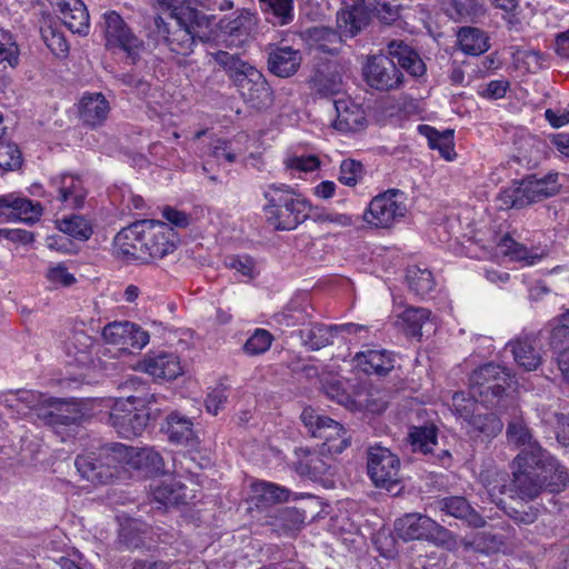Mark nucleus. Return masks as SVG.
<instances>
[{"label":"nucleus","instance_id":"393cba45","mask_svg":"<svg viewBox=\"0 0 569 569\" xmlns=\"http://www.w3.org/2000/svg\"><path fill=\"white\" fill-rule=\"evenodd\" d=\"M93 338L84 331H74L64 342L67 362L77 367H89L93 362Z\"/></svg>","mask_w":569,"mask_h":569},{"label":"nucleus","instance_id":"c03bdc74","mask_svg":"<svg viewBox=\"0 0 569 569\" xmlns=\"http://www.w3.org/2000/svg\"><path fill=\"white\" fill-rule=\"evenodd\" d=\"M408 440L412 451L423 455L432 453V448L437 446V428L432 425L412 427L408 433Z\"/></svg>","mask_w":569,"mask_h":569},{"label":"nucleus","instance_id":"4468645a","mask_svg":"<svg viewBox=\"0 0 569 569\" xmlns=\"http://www.w3.org/2000/svg\"><path fill=\"white\" fill-rule=\"evenodd\" d=\"M365 77L370 87L389 91L400 87L403 76L389 54H380L369 59L365 67Z\"/></svg>","mask_w":569,"mask_h":569},{"label":"nucleus","instance_id":"6ab92c4d","mask_svg":"<svg viewBox=\"0 0 569 569\" xmlns=\"http://www.w3.org/2000/svg\"><path fill=\"white\" fill-rule=\"evenodd\" d=\"M139 368L156 380H174L182 375L179 357L172 352H151L139 362Z\"/></svg>","mask_w":569,"mask_h":569},{"label":"nucleus","instance_id":"9d476101","mask_svg":"<svg viewBox=\"0 0 569 569\" xmlns=\"http://www.w3.org/2000/svg\"><path fill=\"white\" fill-rule=\"evenodd\" d=\"M403 196L399 189H389L376 196L365 211L363 220L376 228H390L406 216Z\"/></svg>","mask_w":569,"mask_h":569},{"label":"nucleus","instance_id":"2eb2a0df","mask_svg":"<svg viewBox=\"0 0 569 569\" xmlns=\"http://www.w3.org/2000/svg\"><path fill=\"white\" fill-rule=\"evenodd\" d=\"M120 467L141 470L146 475H158L163 472L164 462L161 455L151 447H130L118 443Z\"/></svg>","mask_w":569,"mask_h":569},{"label":"nucleus","instance_id":"7ed1b4c3","mask_svg":"<svg viewBox=\"0 0 569 569\" xmlns=\"http://www.w3.org/2000/svg\"><path fill=\"white\" fill-rule=\"evenodd\" d=\"M174 21L177 28L172 30L161 16L154 17L156 31L172 52L188 57L193 52L198 40L209 39L206 30L210 26V20L199 10L184 7L176 12Z\"/></svg>","mask_w":569,"mask_h":569},{"label":"nucleus","instance_id":"4d7b16f0","mask_svg":"<svg viewBox=\"0 0 569 569\" xmlns=\"http://www.w3.org/2000/svg\"><path fill=\"white\" fill-rule=\"evenodd\" d=\"M363 174L365 168L360 161L346 159L340 164L339 181L348 187H355Z\"/></svg>","mask_w":569,"mask_h":569},{"label":"nucleus","instance_id":"de8ad7c7","mask_svg":"<svg viewBox=\"0 0 569 569\" xmlns=\"http://www.w3.org/2000/svg\"><path fill=\"white\" fill-rule=\"evenodd\" d=\"M273 24L284 26L293 19V0H259Z\"/></svg>","mask_w":569,"mask_h":569},{"label":"nucleus","instance_id":"4be33fe9","mask_svg":"<svg viewBox=\"0 0 569 569\" xmlns=\"http://www.w3.org/2000/svg\"><path fill=\"white\" fill-rule=\"evenodd\" d=\"M161 429L172 443L196 448L199 442L191 419L179 411L170 412Z\"/></svg>","mask_w":569,"mask_h":569},{"label":"nucleus","instance_id":"603ef678","mask_svg":"<svg viewBox=\"0 0 569 569\" xmlns=\"http://www.w3.org/2000/svg\"><path fill=\"white\" fill-rule=\"evenodd\" d=\"M273 526L284 531L299 530L305 522V513L297 508L282 507L274 510Z\"/></svg>","mask_w":569,"mask_h":569},{"label":"nucleus","instance_id":"f8f14e48","mask_svg":"<svg viewBox=\"0 0 569 569\" xmlns=\"http://www.w3.org/2000/svg\"><path fill=\"white\" fill-rule=\"evenodd\" d=\"M367 469L368 476L376 487L389 489L400 480V459L386 447L368 448Z\"/></svg>","mask_w":569,"mask_h":569},{"label":"nucleus","instance_id":"f704fd0d","mask_svg":"<svg viewBox=\"0 0 569 569\" xmlns=\"http://www.w3.org/2000/svg\"><path fill=\"white\" fill-rule=\"evenodd\" d=\"M109 111V102L102 93H93L81 99L80 117L90 127L101 124L107 119Z\"/></svg>","mask_w":569,"mask_h":569},{"label":"nucleus","instance_id":"72a5a7b5","mask_svg":"<svg viewBox=\"0 0 569 569\" xmlns=\"http://www.w3.org/2000/svg\"><path fill=\"white\" fill-rule=\"evenodd\" d=\"M506 349L511 351L517 365L527 371L536 370L541 363V356L533 346V339L529 336L509 341Z\"/></svg>","mask_w":569,"mask_h":569},{"label":"nucleus","instance_id":"338daca9","mask_svg":"<svg viewBox=\"0 0 569 569\" xmlns=\"http://www.w3.org/2000/svg\"><path fill=\"white\" fill-rule=\"evenodd\" d=\"M301 421L307 428L308 432L315 437L318 432V429L328 421L327 416L319 415L317 410L311 407L305 408L301 412Z\"/></svg>","mask_w":569,"mask_h":569},{"label":"nucleus","instance_id":"49530a36","mask_svg":"<svg viewBox=\"0 0 569 569\" xmlns=\"http://www.w3.org/2000/svg\"><path fill=\"white\" fill-rule=\"evenodd\" d=\"M6 128H0V169L12 171L21 168L22 153L14 142L6 137Z\"/></svg>","mask_w":569,"mask_h":569},{"label":"nucleus","instance_id":"774afa93","mask_svg":"<svg viewBox=\"0 0 569 569\" xmlns=\"http://www.w3.org/2000/svg\"><path fill=\"white\" fill-rule=\"evenodd\" d=\"M477 400L471 396L466 398L463 392H457L452 396V407L456 413L465 421L475 412V406Z\"/></svg>","mask_w":569,"mask_h":569},{"label":"nucleus","instance_id":"f257e3e1","mask_svg":"<svg viewBox=\"0 0 569 569\" xmlns=\"http://www.w3.org/2000/svg\"><path fill=\"white\" fill-rule=\"evenodd\" d=\"M569 485L567 469L542 447H535L529 453H518L512 461V479L508 485L507 473H496L489 480V496L496 492L510 493L523 501L536 499L542 491L557 493Z\"/></svg>","mask_w":569,"mask_h":569},{"label":"nucleus","instance_id":"4c0bfd02","mask_svg":"<svg viewBox=\"0 0 569 569\" xmlns=\"http://www.w3.org/2000/svg\"><path fill=\"white\" fill-rule=\"evenodd\" d=\"M418 130L421 134L426 136L429 147L439 150L441 157L446 160H452L456 157L453 143L455 131L452 129L440 132L428 124H420Z\"/></svg>","mask_w":569,"mask_h":569},{"label":"nucleus","instance_id":"a18cd8bd","mask_svg":"<svg viewBox=\"0 0 569 569\" xmlns=\"http://www.w3.org/2000/svg\"><path fill=\"white\" fill-rule=\"evenodd\" d=\"M152 497L164 507L176 506L186 498L184 487L174 480L161 481L152 489Z\"/></svg>","mask_w":569,"mask_h":569},{"label":"nucleus","instance_id":"09e8293b","mask_svg":"<svg viewBox=\"0 0 569 569\" xmlns=\"http://www.w3.org/2000/svg\"><path fill=\"white\" fill-rule=\"evenodd\" d=\"M500 495L496 492L493 496H490L492 501L503 509L506 515L512 519L517 525L529 526L533 523L539 517V509L535 506L521 505L519 508L507 507L502 499L496 500V497Z\"/></svg>","mask_w":569,"mask_h":569},{"label":"nucleus","instance_id":"bf43d9fd","mask_svg":"<svg viewBox=\"0 0 569 569\" xmlns=\"http://www.w3.org/2000/svg\"><path fill=\"white\" fill-rule=\"evenodd\" d=\"M272 342V336L264 329H256L253 335L243 345L247 355L254 356L266 352Z\"/></svg>","mask_w":569,"mask_h":569},{"label":"nucleus","instance_id":"6e6d98bb","mask_svg":"<svg viewBox=\"0 0 569 569\" xmlns=\"http://www.w3.org/2000/svg\"><path fill=\"white\" fill-rule=\"evenodd\" d=\"M259 503H280L289 499L290 491L271 482H260L256 486Z\"/></svg>","mask_w":569,"mask_h":569},{"label":"nucleus","instance_id":"680f3d73","mask_svg":"<svg viewBox=\"0 0 569 569\" xmlns=\"http://www.w3.org/2000/svg\"><path fill=\"white\" fill-rule=\"evenodd\" d=\"M42 38L49 50L58 58H64L69 52V44L64 36L53 28L42 31Z\"/></svg>","mask_w":569,"mask_h":569},{"label":"nucleus","instance_id":"7c9ffc66","mask_svg":"<svg viewBox=\"0 0 569 569\" xmlns=\"http://www.w3.org/2000/svg\"><path fill=\"white\" fill-rule=\"evenodd\" d=\"M50 184L57 191L58 199L61 202L69 203L74 208L82 206L86 191L79 177L68 173L61 174L53 177Z\"/></svg>","mask_w":569,"mask_h":569},{"label":"nucleus","instance_id":"2f4dec72","mask_svg":"<svg viewBox=\"0 0 569 569\" xmlns=\"http://www.w3.org/2000/svg\"><path fill=\"white\" fill-rule=\"evenodd\" d=\"M430 310L420 307H409L400 316L405 332L410 337H429L436 330V323L430 319Z\"/></svg>","mask_w":569,"mask_h":569},{"label":"nucleus","instance_id":"864d4df0","mask_svg":"<svg viewBox=\"0 0 569 569\" xmlns=\"http://www.w3.org/2000/svg\"><path fill=\"white\" fill-rule=\"evenodd\" d=\"M550 347L559 352L569 350V310L557 318L550 332Z\"/></svg>","mask_w":569,"mask_h":569},{"label":"nucleus","instance_id":"412c9836","mask_svg":"<svg viewBox=\"0 0 569 569\" xmlns=\"http://www.w3.org/2000/svg\"><path fill=\"white\" fill-rule=\"evenodd\" d=\"M302 62V54L290 46H277L268 53V70L279 77L289 78L297 73Z\"/></svg>","mask_w":569,"mask_h":569},{"label":"nucleus","instance_id":"aec40b11","mask_svg":"<svg viewBox=\"0 0 569 569\" xmlns=\"http://www.w3.org/2000/svg\"><path fill=\"white\" fill-rule=\"evenodd\" d=\"M82 418L83 413L76 403L59 398H51L41 409V420L52 427L79 425Z\"/></svg>","mask_w":569,"mask_h":569},{"label":"nucleus","instance_id":"052dcab7","mask_svg":"<svg viewBox=\"0 0 569 569\" xmlns=\"http://www.w3.org/2000/svg\"><path fill=\"white\" fill-rule=\"evenodd\" d=\"M451 7L457 20H473L483 13L478 0H451Z\"/></svg>","mask_w":569,"mask_h":569},{"label":"nucleus","instance_id":"5fc2aeb1","mask_svg":"<svg viewBox=\"0 0 569 569\" xmlns=\"http://www.w3.org/2000/svg\"><path fill=\"white\" fill-rule=\"evenodd\" d=\"M19 52L13 34L0 26V63L16 67L19 63Z\"/></svg>","mask_w":569,"mask_h":569},{"label":"nucleus","instance_id":"e433bc0d","mask_svg":"<svg viewBox=\"0 0 569 569\" xmlns=\"http://www.w3.org/2000/svg\"><path fill=\"white\" fill-rule=\"evenodd\" d=\"M457 37L460 49L469 56H480L490 47L486 32L476 27L460 28Z\"/></svg>","mask_w":569,"mask_h":569},{"label":"nucleus","instance_id":"f03ea898","mask_svg":"<svg viewBox=\"0 0 569 569\" xmlns=\"http://www.w3.org/2000/svg\"><path fill=\"white\" fill-rule=\"evenodd\" d=\"M212 58L224 70L250 108L262 111L273 104V91L256 67L239 56L222 50L212 53Z\"/></svg>","mask_w":569,"mask_h":569},{"label":"nucleus","instance_id":"c85d7f7f","mask_svg":"<svg viewBox=\"0 0 569 569\" xmlns=\"http://www.w3.org/2000/svg\"><path fill=\"white\" fill-rule=\"evenodd\" d=\"M358 366L367 375L386 376L395 368V355L386 349H370L357 353Z\"/></svg>","mask_w":569,"mask_h":569},{"label":"nucleus","instance_id":"e2e57ef3","mask_svg":"<svg viewBox=\"0 0 569 569\" xmlns=\"http://www.w3.org/2000/svg\"><path fill=\"white\" fill-rule=\"evenodd\" d=\"M17 399L27 408L36 411L38 418L41 419V409L47 407L51 398L37 391L20 390L17 392Z\"/></svg>","mask_w":569,"mask_h":569},{"label":"nucleus","instance_id":"8fccbe9b","mask_svg":"<svg viewBox=\"0 0 569 569\" xmlns=\"http://www.w3.org/2000/svg\"><path fill=\"white\" fill-rule=\"evenodd\" d=\"M406 279L411 291L418 296H425L435 287L432 273L428 269L410 266L407 269Z\"/></svg>","mask_w":569,"mask_h":569},{"label":"nucleus","instance_id":"1a4fd4ad","mask_svg":"<svg viewBox=\"0 0 569 569\" xmlns=\"http://www.w3.org/2000/svg\"><path fill=\"white\" fill-rule=\"evenodd\" d=\"M74 466L81 478L94 486L110 482L117 477L120 468L118 443L106 445L98 451L79 455Z\"/></svg>","mask_w":569,"mask_h":569},{"label":"nucleus","instance_id":"c9c22d12","mask_svg":"<svg viewBox=\"0 0 569 569\" xmlns=\"http://www.w3.org/2000/svg\"><path fill=\"white\" fill-rule=\"evenodd\" d=\"M301 342L308 349L315 351L332 342V332L330 326L316 322L312 319L305 328L297 331Z\"/></svg>","mask_w":569,"mask_h":569},{"label":"nucleus","instance_id":"a878e982","mask_svg":"<svg viewBox=\"0 0 569 569\" xmlns=\"http://www.w3.org/2000/svg\"><path fill=\"white\" fill-rule=\"evenodd\" d=\"M436 508L448 516L461 519L473 528L486 525L485 519L471 507L468 500L461 496H451L436 501Z\"/></svg>","mask_w":569,"mask_h":569},{"label":"nucleus","instance_id":"79ce46f5","mask_svg":"<svg viewBox=\"0 0 569 569\" xmlns=\"http://www.w3.org/2000/svg\"><path fill=\"white\" fill-rule=\"evenodd\" d=\"M467 423L470 427L469 433H479L487 439L495 438L502 431L503 422L493 412L472 413Z\"/></svg>","mask_w":569,"mask_h":569},{"label":"nucleus","instance_id":"39448f33","mask_svg":"<svg viewBox=\"0 0 569 569\" xmlns=\"http://www.w3.org/2000/svg\"><path fill=\"white\" fill-rule=\"evenodd\" d=\"M510 380L511 375L506 368L489 362L470 375L469 393L487 408H496L499 412L509 408L516 411L515 400L507 393Z\"/></svg>","mask_w":569,"mask_h":569},{"label":"nucleus","instance_id":"423d86ee","mask_svg":"<svg viewBox=\"0 0 569 569\" xmlns=\"http://www.w3.org/2000/svg\"><path fill=\"white\" fill-rule=\"evenodd\" d=\"M104 47L107 50H119L123 52L132 64L140 59V52L144 48V42L124 21V19L114 10H108L101 14L99 22Z\"/></svg>","mask_w":569,"mask_h":569},{"label":"nucleus","instance_id":"6e6552de","mask_svg":"<svg viewBox=\"0 0 569 569\" xmlns=\"http://www.w3.org/2000/svg\"><path fill=\"white\" fill-rule=\"evenodd\" d=\"M142 402L141 398L129 396L117 399L111 407L108 423L122 438L131 439L141 436L147 428L151 412Z\"/></svg>","mask_w":569,"mask_h":569},{"label":"nucleus","instance_id":"dca6fc26","mask_svg":"<svg viewBox=\"0 0 569 569\" xmlns=\"http://www.w3.org/2000/svg\"><path fill=\"white\" fill-rule=\"evenodd\" d=\"M103 339L111 345H118L121 349H142L149 342V333L140 326L123 321L112 322L102 329Z\"/></svg>","mask_w":569,"mask_h":569},{"label":"nucleus","instance_id":"20e7f679","mask_svg":"<svg viewBox=\"0 0 569 569\" xmlns=\"http://www.w3.org/2000/svg\"><path fill=\"white\" fill-rule=\"evenodd\" d=\"M267 222L276 230H293L309 219L311 204L287 184L272 183L263 191Z\"/></svg>","mask_w":569,"mask_h":569},{"label":"nucleus","instance_id":"69168bd1","mask_svg":"<svg viewBox=\"0 0 569 569\" xmlns=\"http://www.w3.org/2000/svg\"><path fill=\"white\" fill-rule=\"evenodd\" d=\"M211 156L218 161L224 160L228 163H234L237 161V152L232 148L229 140L218 139L211 147Z\"/></svg>","mask_w":569,"mask_h":569},{"label":"nucleus","instance_id":"ddd939ff","mask_svg":"<svg viewBox=\"0 0 569 569\" xmlns=\"http://www.w3.org/2000/svg\"><path fill=\"white\" fill-rule=\"evenodd\" d=\"M146 234H142V240L146 246L147 262L153 259H162L177 249L179 236L169 223L146 220Z\"/></svg>","mask_w":569,"mask_h":569},{"label":"nucleus","instance_id":"37998d69","mask_svg":"<svg viewBox=\"0 0 569 569\" xmlns=\"http://www.w3.org/2000/svg\"><path fill=\"white\" fill-rule=\"evenodd\" d=\"M253 26L254 19L249 11H243L233 19H223L219 22L220 30L239 42H243L249 37Z\"/></svg>","mask_w":569,"mask_h":569},{"label":"nucleus","instance_id":"cd10ccee","mask_svg":"<svg viewBox=\"0 0 569 569\" xmlns=\"http://www.w3.org/2000/svg\"><path fill=\"white\" fill-rule=\"evenodd\" d=\"M388 54L410 76L419 78L426 73V64L419 53L403 41L393 40L388 44Z\"/></svg>","mask_w":569,"mask_h":569},{"label":"nucleus","instance_id":"3c124183","mask_svg":"<svg viewBox=\"0 0 569 569\" xmlns=\"http://www.w3.org/2000/svg\"><path fill=\"white\" fill-rule=\"evenodd\" d=\"M61 232L80 241L88 240L92 234L90 223L81 216H71L58 221Z\"/></svg>","mask_w":569,"mask_h":569},{"label":"nucleus","instance_id":"58836bf2","mask_svg":"<svg viewBox=\"0 0 569 569\" xmlns=\"http://www.w3.org/2000/svg\"><path fill=\"white\" fill-rule=\"evenodd\" d=\"M517 411L511 412L513 420L508 422L507 438L508 441L516 447L522 448L519 453H529L535 451V447H541L537 440L533 439L531 430L523 423L522 420L517 419Z\"/></svg>","mask_w":569,"mask_h":569},{"label":"nucleus","instance_id":"0eeeda50","mask_svg":"<svg viewBox=\"0 0 569 569\" xmlns=\"http://www.w3.org/2000/svg\"><path fill=\"white\" fill-rule=\"evenodd\" d=\"M558 177V173H547L542 177L529 174L516 181L513 188L505 190L501 200L507 207L520 209L552 197L561 187Z\"/></svg>","mask_w":569,"mask_h":569},{"label":"nucleus","instance_id":"f3484780","mask_svg":"<svg viewBox=\"0 0 569 569\" xmlns=\"http://www.w3.org/2000/svg\"><path fill=\"white\" fill-rule=\"evenodd\" d=\"M42 216V206L39 202L9 193L0 196V217L6 221H22L28 224L37 222Z\"/></svg>","mask_w":569,"mask_h":569},{"label":"nucleus","instance_id":"a211bd4d","mask_svg":"<svg viewBox=\"0 0 569 569\" xmlns=\"http://www.w3.org/2000/svg\"><path fill=\"white\" fill-rule=\"evenodd\" d=\"M146 220L122 228L114 237V247L119 253L129 260H140L147 263V251L142 234H146Z\"/></svg>","mask_w":569,"mask_h":569},{"label":"nucleus","instance_id":"bb28decb","mask_svg":"<svg viewBox=\"0 0 569 569\" xmlns=\"http://www.w3.org/2000/svg\"><path fill=\"white\" fill-rule=\"evenodd\" d=\"M342 34L328 27H312L303 32V39L310 49L336 56L340 52Z\"/></svg>","mask_w":569,"mask_h":569},{"label":"nucleus","instance_id":"5701e85b","mask_svg":"<svg viewBox=\"0 0 569 569\" xmlns=\"http://www.w3.org/2000/svg\"><path fill=\"white\" fill-rule=\"evenodd\" d=\"M311 90L320 97L335 96L342 91V78L337 66L322 62L315 67L309 79Z\"/></svg>","mask_w":569,"mask_h":569},{"label":"nucleus","instance_id":"a19ab883","mask_svg":"<svg viewBox=\"0 0 569 569\" xmlns=\"http://www.w3.org/2000/svg\"><path fill=\"white\" fill-rule=\"evenodd\" d=\"M311 309L308 305L291 302L283 311L273 316V321L280 326L289 327H301L305 328L309 321L313 318Z\"/></svg>","mask_w":569,"mask_h":569},{"label":"nucleus","instance_id":"b1692460","mask_svg":"<svg viewBox=\"0 0 569 569\" xmlns=\"http://www.w3.org/2000/svg\"><path fill=\"white\" fill-rule=\"evenodd\" d=\"M371 22V11L365 4H355L337 13V26L342 37L355 38Z\"/></svg>","mask_w":569,"mask_h":569},{"label":"nucleus","instance_id":"473e14b6","mask_svg":"<svg viewBox=\"0 0 569 569\" xmlns=\"http://www.w3.org/2000/svg\"><path fill=\"white\" fill-rule=\"evenodd\" d=\"M337 118L333 122L335 129L342 132H356L361 130L366 123V117L359 106L346 100L335 101Z\"/></svg>","mask_w":569,"mask_h":569},{"label":"nucleus","instance_id":"0e129e2a","mask_svg":"<svg viewBox=\"0 0 569 569\" xmlns=\"http://www.w3.org/2000/svg\"><path fill=\"white\" fill-rule=\"evenodd\" d=\"M118 543L124 549H137L143 545L139 530L131 523L122 526L119 530Z\"/></svg>","mask_w":569,"mask_h":569},{"label":"nucleus","instance_id":"9b49d317","mask_svg":"<svg viewBox=\"0 0 569 569\" xmlns=\"http://www.w3.org/2000/svg\"><path fill=\"white\" fill-rule=\"evenodd\" d=\"M396 536L403 541L429 540L443 543L450 538V531L430 517L421 513H407L395 522Z\"/></svg>","mask_w":569,"mask_h":569},{"label":"nucleus","instance_id":"c756f323","mask_svg":"<svg viewBox=\"0 0 569 569\" xmlns=\"http://www.w3.org/2000/svg\"><path fill=\"white\" fill-rule=\"evenodd\" d=\"M56 12L63 24L72 32L86 36L89 32V13L81 0H64Z\"/></svg>","mask_w":569,"mask_h":569},{"label":"nucleus","instance_id":"13d9d810","mask_svg":"<svg viewBox=\"0 0 569 569\" xmlns=\"http://www.w3.org/2000/svg\"><path fill=\"white\" fill-rule=\"evenodd\" d=\"M224 266L231 270H236L241 276H244L249 279L256 277V262L253 258L248 254H231L227 256L223 261Z\"/></svg>","mask_w":569,"mask_h":569},{"label":"nucleus","instance_id":"ea45409f","mask_svg":"<svg viewBox=\"0 0 569 569\" xmlns=\"http://www.w3.org/2000/svg\"><path fill=\"white\" fill-rule=\"evenodd\" d=\"M500 252L509 257L512 261L522 262L527 266L536 264L543 257V253L530 251L523 244L513 240L509 234H505L498 242Z\"/></svg>","mask_w":569,"mask_h":569}]
</instances>
